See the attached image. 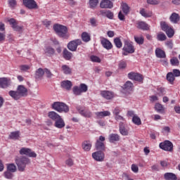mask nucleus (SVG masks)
<instances>
[{
  "instance_id": "1",
  "label": "nucleus",
  "mask_w": 180,
  "mask_h": 180,
  "mask_svg": "<svg viewBox=\"0 0 180 180\" xmlns=\"http://www.w3.org/2000/svg\"><path fill=\"white\" fill-rule=\"evenodd\" d=\"M15 164L18 171H20V172H24L25 169H26V165L30 164V159L25 156L17 157L15 158Z\"/></svg>"
},
{
  "instance_id": "2",
  "label": "nucleus",
  "mask_w": 180,
  "mask_h": 180,
  "mask_svg": "<svg viewBox=\"0 0 180 180\" xmlns=\"http://www.w3.org/2000/svg\"><path fill=\"white\" fill-rule=\"evenodd\" d=\"M52 108L56 112H59V113H68L70 112V108L67 104L63 102H55L52 104Z\"/></svg>"
},
{
  "instance_id": "3",
  "label": "nucleus",
  "mask_w": 180,
  "mask_h": 180,
  "mask_svg": "<svg viewBox=\"0 0 180 180\" xmlns=\"http://www.w3.org/2000/svg\"><path fill=\"white\" fill-rule=\"evenodd\" d=\"M53 30L59 37H63V39H67V37H68V35H67L68 30L67 29V27L64 25L56 24L53 25Z\"/></svg>"
},
{
  "instance_id": "4",
  "label": "nucleus",
  "mask_w": 180,
  "mask_h": 180,
  "mask_svg": "<svg viewBox=\"0 0 180 180\" xmlns=\"http://www.w3.org/2000/svg\"><path fill=\"white\" fill-rule=\"evenodd\" d=\"M160 27L163 32H165L167 36L171 39V37H174V34H175V31H174V29L168 25V23L165 22H160Z\"/></svg>"
},
{
  "instance_id": "5",
  "label": "nucleus",
  "mask_w": 180,
  "mask_h": 180,
  "mask_svg": "<svg viewBox=\"0 0 180 180\" xmlns=\"http://www.w3.org/2000/svg\"><path fill=\"white\" fill-rule=\"evenodd\" d=\"M88 91V86L84 83L80 84L79 86H75L72 89V92L76 96H79L82 94Z\"/></svg>"
},
{
  "instance_id": "6",
  "label": "nucleus",
  "mask_w": 180,
  "mask_h": 180,
  "mask_svg": "<svg viewBox=\"0 0 180 180\" xmlns=\"http://www.w3.org/2000/svg\"><path fill=\"white\" fill-rule=\"evenodd\" d=\"M20 155H26L27 157H30V158H36L37 157V154L32 149L29 148H22L19 151Z\"/></svg>"
},
{
  "instance_id": "7",
  "label": "nucleus",
  "mask_w": 180,
  "mask_h": 180,
  "mask_svg": "<svg viewBox=\"0 0 180 180\" xmlns=\"http://www.w3.org/2000/svg\"><path fill=\"white\" fill-rule=\"evenodd\" d=\"M82 44V41L81 39H75L73 41H70L68 44V49L70 51H77V49H78V46H81Z\"/></svg>"
},
{
  "instance_id": "8",
  "label": "nucleus",
  "mask_w": 180,
  "mask_h": 180,
  "mask_svg": "<svg viewBox=\"0 0 180 180\" xmlns=\"http://www.w3.org/2000/svg\"><path fill=\"white\" fill-rule=\"evenodd\" d=\"M159 147L165 151H172L174 145L169 141H165L160 143Z\"/></svg>"
},
{
  "instance_id": "9",
  "label": "nucleus",
  "mask_w": 180,
  "mask_h": 180,
  "mask_svg": "<svg viewBox=\"0 0 180 180\" xmlns=\"http://www.w3.org/2000/svg\"><path fill=\"white\" fill-rule=\"evenodd\" d=\"M100 95L101 96H102V98L106 99L107 101H110L111 99H113V98H115V93L108 90L101 91Z\"/></svg>"
},
{
  "instance_id": "10",
  "label": "nucleus",
  "mask_w": 180,
  "mask_h": 180,
  "mask_svg": "<svg viewBox=\"0 0 180 180\" xmlns=\"http://www.w3.org/2000/svg\"><path fill=\"white\" fill-rule=\"evenodd\" d=\"M122 50L123 51H127L129 54H133V53H134V46H133V44H131V42L125 40Z\"/></svg>"
},
{
  "instance_id": "11",
  "label": "nucleus",
  "mask_w": 180,
  "mask_h": 180,
  "mask_svg": "<svg viewBox=\"0 0 180 180\" xmlns=\"http://www.w3.org/2000/svg\"><path fill=\"white\" fill-rule=\"evenodd\" d=\"M128 78L133 81H137L138 82H143V75L139 73L131 72L128 74Z\"/></svg>"
},
{
  "instance_id": "12",
  "label": "nucleus",
  "mask_w": 180,
  "mask_h": 180,
  "mask_svg": "<svg viewBox=\"0 0 180 180\" xmlns=\"http://www.w3.org/2000/svg\"><path fill=\"white\" fill-rule=\"evenodd\" d=\"M77 110L84 117H92V112L91 111H89L88 110H85V108H84L81 106L77 107Z\"/></svg>"
},
{
  "instance_id": "13",
  "label": "nucleus",
  "mask_w": 180,
  "mask_h": 180,
  "mask_svg": "<svg viewBox=\"0 0 180 180\" xmlns=\"http://www.w3.org/2000/svg\"><path fill=\"white\" fill-rule=\"evenodd\" d=\"M12 81L8 77L0 78V88H8L11 86Z\"/></svg>"
},
{
  "instance_id": "14",
  "label": "nucleus",
  "mask_w": 180,
  "mask_h": 180,
  "mask_svg": "<svg viewBox=\"0 0 180 180\" xmlns=\"http://www.w3.org/2000/svg\"><path fill=\"white\" fill-rule=\"evenodd\" d=\"M101 9H112L113 8V2L110 0H102L100 3Z\"/></svg>"
},
{
  "instance_id": "15",
  "label": "nucleus",
  "mask_w": 180,
  "mask_h": 180,
  "mask_svg": "<svg viewBox=\"0 0 180 180\" xmlns=\"http://www.w3.org/2000/svg\"><path fill=\"white\" fill-rule=\"evenodd\" d=\"M92 158L96 161L102 162L105 160V153L102 151H97L92 153Z\"/></svg>"
},
{
  "instance_id": "16",
  "label": "nucleus",
  "mask_w": 180,
  "mask_h": 180,
  "mask_svg": "<svg viewBox=\"0 0 180 180\" xmlns=\"http://www.w3.org/2000/svg\"><path fill=\"white\" fill-rule=\"evenodd\" d=\"M101 43L104 49L106 50H112L113 49V45L112 44V42L109 41L106 38H101Z\"/></svg>"
},
{
  "instance_id": "17",
  "label": "nucleus",
  "mask_w": 180,
  "mask_h": 180,
  "mask_svg": "<svg viewBox=\"0 0 180 180\" xmlns=\"http://www.w3.org/2000/svg\"><path fill=\"white\" fill-rule=\"evenodd\" d=\"M23 4L28 9H36L37 8V4L34 0H23Z\"/></svg>"
},
{
  "instance_id": "18",
  "label": "nucleus",
  "mask_w": 180,
  "mask_h": 180,
  "mask_svg": "<svg viewBox=\"0 0 180 180\" xmlns=\"http://www.w3.org/2000/svg\"><path fill=\"white\" fill-rule=\"evenodd\" d=\"M60 86L63 88V89H66V91H71V88H72V82L70 80H65L61 82Z\"/></svg>"
},
{
  "instance_id": "19",
  "label": "nucleus",
  "mask_w": 180,
  "mask_h": 180,
  "mask_svg": "<svg viewBox=\"0 0 180 180\" xmlns=\"http://www.w3.org/2000/svg\"><path fill=\"white\" fill-rule=\"evenodd\" d=\"M120 133L122 136H129V130L124 127V122H120L119 124Z\"/></svg>"
},
{
  "instance_id": "20",
  "label": "nucleus",
  "mask_w": 180,
  "mask_h": 180,
  "mask_svg": "<svg viewBox=\"0 0 180 180\" xmlns=\"http://www.w3.org/2000/svg\"><path fill=\"white\" fill-rule=\"evenodd\" d=\"M95 115L97 119H103V117H106L108 116H110V112L105 110V111H101L95 112Z\"/></svg>"
},
{
  "instance_id": "21",
  "label": "nucleus",
  "mask_w": 180,
  "mask_h": 180,
  "mask_svg": "<svg viewBox=\"0 0 180 180\" xmlns=\"http://www.w3.org/2000/svg\"><path fill=\"white\" fill-rule=\"evenodd\" d=\"M17 91L21 97L27 95V89L23 85H19L17 88Z\"/></svg>"
},
{
  "instance_id": "22",
  "label": "nucleus",
  "mask_w": 180,
  "mask_h": 180,
  "mask_svg": "<svg viewBox=\"0 0 180 180\" xmlns=\"http://www.w3.org/2000/svg\"><path fill=\"white\" fill-rule=\"evenodd\" d=\"M54 126L55 127H57V129H63V127H65V122H64V120H63V118L60 117L59 119L55 121Z\"/></svg>"
},
{
  "instance_id": "23",
  "label": "nucleus",
  "mask_w": 180,
  "mask_h": 180,
  "mask_svg": "<svg viewBox=\"0 0 180 180\" xmlns=\"http://www.w3.org/2000/svg\"><path fill=\"white\" fill-rule=\"evenodd\" d=\"M101 13L103 16H105L106 18H108V19H113L114 18V14L113 12H112L110 10H102L101 11Z\"/></svg>"
},
{
  "instance_id": "24",
  "label": "nucleus",
  "mask_w": 180,
  "mask_h": 180,
  "mask_svg": "<svg viewBox=\"0 0 180 180\" xmlns=\"http://www.w3.org/2000/svg\"><path fill=\"white\" fill-rule=\"evenodd\" d=\"M82 147L84 151H90L91 148H92V142L84 141L82 144Z\"/></svg>"
},
{
  "instance_id": "25",
  "label": "nucleus",
  "mask_w": 180,
  "mask_h": 180,
  "mask_svg": "<svg viewBox=\"0 0 180 180\" xmlns=\"http://www.w3.org/2000/svg\"><path fill=\"white\" fill-rule=\"evenodd\" d=\"M110 143H116L120 140V136L117 134H110L108 137Z\"/></svg>"
},
{
  "instance_id": "26",
  "label": "nucleus",
  "mask_w": 180,
  "mask_h": 180,
  "mask_svg": "<svg viewBox=\"0 0 180 180\" xmlns=\"http://www.w3.org/2000/svg\"><path fill=\"white\" fill-rule=\"evenodd\" d=\"M164 178L165 180H176L178 177H176V174L172 172H167L164 174Z\"/></svg>"
},
{
  "instance_id": "27",
  "label": "nucleus",
  "mask_w": 180,
  "mask_h": 180,
  "mask_svg": "<svg viewBox=\"0 0 180 180\" xmlns=\"http://www.w3.org/2000/svg\"><path fill=\"white\" fill-rule=\"evenodd\" d=\"M155 56L158 58H165V51H164L160 48H157L155 49Z\"/></svg>"
},
{
  "instance_id": "28",
  "label": "nucleus",
  "mask_w": 180,
  "mask_h": 180,
  "mask_svg": "<svg viewBox=\"0 0 180 180\" xmlns=\"http://www.w3.org/2000/svg\"><path fill=\"white\" fill-rule=\"evenodd\" d=\"M8 95L13 98L15 101H18V99H20L22 97L20 94L18 92V91H10L8 92Z\"/></svg>"
},
{
  "instance_id": "29",
  "label": "nucleus",
  "mask_w": 180,
  "mask_h": 180,
  "mask_svg": "<svg viewBox=\"0 0 180 180\" xmlns=\"http://www.w3.org/2000/svg\"><path fill=\"white\" fill-rule=\"evenodd\" d=\"M63 56L65 60H70L71 58H72V53H71L67 49H65L63 51Z\"/></svg>"
},
{
  "instance_id": "30",
  "label": "nucleus",
  "mask_w": 180,
  "mask_h": 180,
  "mask_svg": "<svg viewBox=\"0 0 180 180\" xmlns=\"http://www.w3.org/2000/svg\"><path fill=\"white\" fill-rule=\"evenodd\" d=\"M49 118L56 122L58 119H60L61 116L54 111H51L48 114Z\"/></svg>"
},
{
  "instance_id": "31",
  "label": "nucleus",
  "mask_w": 180,
  "mask_h": 180,
  "mask_svg": "<svg viewBox=\"0 0 180 180\" xmlns=\"http://www.w3.org/2000/svg\"><path fill=\"white\" fill-rule=\"evenodd\" d=\"M124 91H133V83L130 81L126 82V83L122 86Z\"/></svg>"
},
{
  "instance_id": "32",
  "label": "nucleus",
  "mask_w": 180,
  "mask_h": 180,
  "mask_svg": "<svg viewBox=\"0 0 180 180\" xmlns=\"http://www.w3.org/2000/svg\"><path fill=\"white\" fill-rule=\"evenodd\" d=\"M137 28L141 30H148V25L146 22L140 21L137 23Z\"/></svg>"
},
{
  "instance_id": "33",
  "label": "nucleus",
  "mask_w": 180,
  "mask_h": 180,
  "mask_svg": "<svg viewBox=\"0 0 180 180\" xmlns=\"http://www.w3.org/2000/svg\"><path fill=\"white\" fill-rule=\"evenodd\" d=\"M169 19L172 23H178V22H179V14L176 13H173L171 15Z\"/></svg>"
},
{
  "instance_id": "34",
  "label": "nucleus",
  "mask_w": 180,
  "mask_h": 180,
  "mask_svg": "<svg viewBox=\"0 0 180 180\" xmlns=\"http://www.w3.org/2000/svg\"><path fill=\"white\" fill-rule=\"evenodd\" d=\"M61 69L63 74H65V75H70V74H71V72H72L71 68H70V66L67 65H62Z\"/></svg>"
},
{
  "instance_id": "35",
  "label": "nucleus",
  "mask_w": 180,
  "mask_h": 180,
  "mask_svg": "<svg viewBox=\"0 0 180 180\" xmlns=\"http://www.w3.org/2000/svg\"><path fill=\"white\" fill-rule=\"evenodd\" d=\"M44 75V70L41 68H39L35 72V78L36 79H40Z\"/></svg>"
},
{
  "instance_id": "36",
  "label": "nucleus",
  "mask_w": 180,
  "mask_h": 180,
  "mask_svg": "<svg viewBox=\"0 0 180 180\" xmlns=\"http://www.w3.org/2000/svg\"><path fill=\"white\" fill-rule=\"evenodd\" d=\"M140 14L141 16H143V18H151V16H153L152 12L149 11L147 13L144 8L141 9Z\"/></svg>"
},
{
  "instance_id": "37",
  "label": "nucleus",
  "mask_w": 180,
  "mask_h": 180,
  "mask_svg": "<svg viewBox=\"0 0 180 180\" xmlns=\"http://www.w3.org/2000/svg\"><path fill=\"white\" fill-rule=\"evenodd\" d=\"M121 6L122 12L124 13V15H128V13L130 12V7H129V5H127L126 3H122Z\"/></svg>"
},
{
  "instance_id": "38",
  "label": "nucleus",
  "mask_w": 180,
  "mask_h": 180,
  "mask_svg": "<svg viewBox=\"0 0 180 180\" xmlns=\"http://www.w3.org/2000/svg\"><path fill=\"white\" fill-rule=\"evenodd\" d=\"M19 131H13L11 132L9 135V139H11V140H18L19 139Z\"/></svg>"
},
{
  "instance_id": "39",
  "label": "nucleus",
  "mask_w": 180,
  "mask_h": 180,
  "mask_svg": "<svg viewBox=\"0 0 180 180\" xmlns=\"http://www.w3.org/2000/svg\"><path fill=\"white\" fill-rule=\"evenodd\" d=\"M99 4V0H89V4L91 9H95L98 4Z\"/></svg>"
},
{
  "instance_id": "40",
  "label": "nucleus",
  "mask_w": 180,
  "mask_h": 180,
  "mask_svg": "<svg viewBox=\"0 0 180 180\" xmlns=\"http://www.w3.org/2000/svg\"><path fill=\"white\" fill-rule=\"evenodd\" d=\"M167 79L169 81V82H170V84L174 83V81H175V76L172 72H168L167 74Z\"/></svg>"
},
{
  "instance_id": "41",
  "label": "nucleus",
  "mask_w": 180,
  "mask_h": 180,
  "mask_svg": "<svg viewBox=\"0 0 180 180\" xmlns=\"http://www.w3.org/2000/svg\"><path fill=\"white\" fill-rule=\"evenodd\" d=\"M157 39L159 41H164L167 40V35H165V34H164V32H160L157 35Z\"/></svg>"
},
{
  "instance_id": "42",
  "label": "nucleus",
  "mask_w": 180,
  "mask_h": 180,
  "mask_svg": "<svg viewBox=\"0 0 180 180\" xmlns=\"http://www.w3.org/2000/svg\"><path fill=\"white\" fill-rule=\"evenodd\" d=\"M132 122L136 124V126H140V124H141V119H140L137 115H134L132 117Z\"/></svg>"
},
{
  "instance_id": "43",
  "label": "nucleus",
  "mask_w": 180,
  "mask_h": 180,
  "mask_svg": "<svg viewBox=\"0 0 180 180\" xmlns=\"http://www.w3.org/2000/svg\"><path fill=\"white\" fill-rule=\"evenodd\" d=\"M82 39L83 41H85L86 43H88V41H91V37L87 32H83L82 34Z\"/></svg>"
},
{
  "instance_id": "44",
  "label": "nucleus",
  "mask_w": 180,
  "mask_h": 180,
  "mask_svg": "<svg viewBox=\"0 0 180 180\" xmlns=\"http://www.w3.org/2000/svg\"><path fill=\"white\" fill-rule=\"evenodd\" d=\"M155 109L158 113H162L164 112V107L159 103L155 105Z\"/></svg>"
},
{
  "instance_id": "45",
  "label": "nucleus",
  "mask_w": 180,
  "mask_h": 180,
  "mask_svg": "<svg viewBox=\"0 0 180 180\" xmlns=\"http://www.w3.org/2000/svg\"><path fill=\"white\" fill-rule=\"evenodd\" d=\"M96 148L97 150H105V143L101 142V141H96Z\"/></svg>"
},
{
  "instance_id": "46",
  "label": "nucleus",
  "mask_w": 180,
  "mask_h": 180,
  "mask_svg": "<svg viewBox=\"0 0 180 180\" xmlns=\"http://www.w3.org/2000/svg\"><path fill=\"white\" fill-rule=\"evenodd\" d=\"M114 44L117 49H122V46H123V44L122 43V40H120V38H117V37L114 39Z\"/></svg>"
},
{
  "instance_id": "47",
  "label": "nucleus",
  "mask_w": 180,
  "mask_h": 180,
  "mask_svg": "<svg viewBox=\"0 0 180 180\" xmlns=\"http://www.w3.org/2000/svg\"><path fill=\"white\" fill-rule=\"evenodd\" d=\"M44 51L47 56H53V54H54V49L50 46L46 47Z\"/></svg>"
},
{
  "instance_id": "48",
  "label": "nucleus",
  "mask_w": 180,
  "mask_h": 180,
  "mask_svg": "<svg viewBox=\"0 0 180 180\" xmlns=\"http://www.w3.org/2000/svg\"><path fill=\"white\" fill-rule=\"evenodd\" d=\"M7 170L10 172H16V165H15V164L8 165Z\"/></svg>"
},
{
  "instance_id": "49",
  "label": "nucleus",
  "mask_w": 180,
  "mask_h": 180,
  "mask_svg": "<svg viewBox=\"0 0 180 180\" xmlns=\"http://www.w3.org/2000/svg\"><path fill=\"white\" fill-rule=\"evenodd\" d=\"M170 63L172 64V65H174V66H178L179 65V60H178V58H172L171 60H170Z\"/></svg>"
},
{
  "instance_id": "50",
  "label": "nucleus",
  "mask_w": 180,
  "mask_h": 180,
  "mask_svg": "<svg viewBox=\"0 0 180 180\" xmlns=\"http://www.w3.org/2000/svg\"><path fill=\"white\" fill-rule=\"evenodd\" d=\"M134 40L138 44H143L144 43V38L143 37H134Z\"/></svg>"
},
{
  "instance_id": "51",
  "label": "nucleus",
  "mask_w": 180,
  "mask_h": 180,
  "mask_svg": "<svg viewBox=\"0 0 180 180\" xmlns=\"http://www.w3.org/2000/svg\"><path fill=\"white\" fill-rule=\"evenodd\" d=\"M120 70H124L126 67H127V63L124 60L120 61L119 65H118Z\"/></svg>"
},
{
  "instance_id": "52",
  "label": "nucleus",
  "mask_w": 180,
  "mask_h": 180,
  "mask_svg": "<svg viewBox=\"0 0 180 180\" xmlns=\"http://www.w3.org/2000/svg\"><path fill=\"white\" fill-rule=\"evenodd\" d=\"M90 25L92 27H96L98 26V20L95 18H92L90 19Z\"/></svg>"
},
{
  "instance_id": "53",
  "label": "nucleus",
  "mask_w": 180,
  "mask_h": 180,
  "mask_svg": "<svg viewBox=\"0 0 180 180\" xmlns=\"http://www.w3.org/2000/svg\"><path fill=\"white\" fill-rule=\"evenodd\" d=\"M4 176L6 179H12V178H13V174H12V172H9V170H8L4 172Z\"/></svg>"
},
{
  "instance_id": "54",
  "label": "nucleus",
  "mask_w": 180,
  "mask_h": 180,
  "mask_svg": "<svg viewBox=\"0 0 180 180\" xmlns=\"http://www.w3.org/2000/svg\"><path fill=\"white\" fill-rule=\"evenodd\" d=\"M90 60L93 63H101V58L96 56H90Z\"/></svg>"
},
{
  "instance_id": "55",
  "label": "nucleus",
  "mask_w": 180,
  "mask_h": 180,
  "mask_svg": "<svg viewBox=\"0 0 180 180\" xmlns=\"http://www.w3.org/2000/svg\"><path fill=\"white\" fill-rule=\"evenodd\" d=\"M8 22L13 29L18 25V21L15 18H11Z\"/></svg>"
},
{
  "instance_id": "56",
  "label": "nucleus",
  "mask_w": 180,
  "mask_h": 180,
  "mask_svg": "<svg viewBox=\"0 0 180 180\" xmlns=\"http://www.w3.org/2000/svg\"><path fill=\"white\" fill-rule=\"evenodd\" d=\"M65 164L68 167H72V165H74V160L71 158H69L65 160Z\"/></svg>"
},
{
  "instance_id": "57",
  "label": "nucleus",
  "mask_w": 180,
  "mask_h": 180,
  "mask_svg": "<svg viewBox=\"0 0 180 180\" xmlns=\"http://www.w3.org/2000/svg\"><path fill=\"white\" fill-rule=\"evenodd\" d=\"M20 71L26 72L28 70H30V66L27 65H22L20 66Z\"/></svg>"
},
{
  "instance_id": "58",
  "label": "nucleus",
  "mask_w": 180,
  "mask_h": 180,
  "mask_svg": "<svg viewBox=\"0 0 180 180\" xmlns=\"http://www.w3.org/2000/svg\"><path fill=\"white\" fill-rule=\"evenodd\" d=\"M8 2L10 8H15L16 6V0H8Z\"/></svg>"
},
{
  "instance_id": "59",
  "label": "nucleus",
  "mask_w": 180,
  "mask_h": 180,
  "mask_svg": "<svg viewBox=\"0 0 180 180\" xmlns=\"http://www.w3.org/2000/svg\"><path fill=\"white\" fill-rule=\"evenodd\" d=\"M131 171L135 174H137V172H139V167L136 165L135 164L131 165Z\"/></svg>"
},
{
  "instance_id": "60",
  "label": "nucleus",
  "mask_w": 180,
  "mask_h": 180,
  "mask_svg": "<svg viewBox=\"0 0 180 180\" xmlns=\"http://www.w3.org/2000/svg\"><path fill=\"white\" fill-rule=\"evenodd\" d=\"M147 4L149 5H158L160 4V1L158 0H147Z\"/></svg>"
},
{
  "instance_id": "61",
  "label": "nucleus",
  "mask_w": 180,
  "mask_h": 180,
  "mask_svg": "<svg viewBox=\"0 0 180 180\" xmlns=\"http://www.w3.org/2000/svg\"><path fill=\"white\" fill-rule=\"evenodd\" d=\"M115 120H117V122H124V117H123L122 115H115Z\"/></svg>"
},
{
  "instance_id": "62",
  "label": "nucleus",
  "mask_w": 180,
  "mask_h": 180,
  "mask_svg": "<svg viewBox=\"0 0 180 180\" xmlns=\"http://www.w3.org/2000/svg\"><path fill=\"white\" fill-rule=\"evenodd\" d=\"M13 29L15 32H22L23 30V26H19L17 24Z\"/></svg>"
},
{
  "instance_id": "63",
  "label": "nucleus",
  "mask_w": 180,
  "mask_h": 180,
  "mask_svg": "<svg viewBox=\"0 0 180 180\" xmlns=\"http://www.w3.org/2000/svg\"><path fill=\"white\" fill-rule=\"evenodd\" d=\"M172 74L174 75V77H180V70L178 69H174Z\"/></svg>"
},
{
  "instance_id": "64",
  "label": "nucleus",
  "mask_w": 180,
  "mask_h": 180,
  "mask_svg": "<svg viewBox=\"0 0 180 180\" xmlns=\"http://www.w3.org/2000/svg\"><path fill=\"white\" fill-rule=\"evenodd\" d=\"M112 113H113V115H115V116H117V115H119V114L120 113V108H115V109H114V110L112 111Z\"/></svg>"
}]
</instances>
